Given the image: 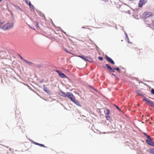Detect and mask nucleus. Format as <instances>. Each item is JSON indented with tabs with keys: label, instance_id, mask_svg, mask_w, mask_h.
Instances as JSON below:
<instances>
[{
	"label": "nucleus",
	"instance_id": "1",
	"mask_svg": "<svg viewBox=\"0 0 154 154\" xmlns=\"http://www.w3.org/2000/svg\"><path fill=\"white\" fill-rule=\"evenodd\" d=\"M67 97L77 105L80 106V103L76 100L75 97L72 93L68 92H67Z\"/></svg>",
	"mask_w": 154,
	"mask_h": 154
},
{
	"label": "nucleus",
	"instance_id": "2",
	"mask_svg": "<svg viewBox=\"0 0 154 154\" xmlns=\"http://www.w3.org/2000/svg\"><path fill=\"white\" fill-rule=\"evenodd\" d=\"M153 15L152 13L150 12H146L143 14V16L145 18L149 17L152 16Z\"/></svg>",
	"mask_w": 154,
	"mask_h": 154
},
{
	"label": "nucleus",
	"instance_id": "3",
	"mask_svg": "<svg viewBox=\"0 0 154 154\" xmlns=\"http://www.w3.org/2000/svg\"><path fill=\"white\" fill-rule=\"evenodd\" d=\"M105 58L109 63L113 65L115 64L114 61L110 57H109L107 56L106 55Z\"/></svg>",
	"mask_w": 154,
	"mask_h": 154
},
{
	"label": "nucleus",
	"instance_id": "4",
	"mask_svg": "<svg viewBox=\"0 0 154 154\" xmlns=\"http://www.w3.org/2000/svg\"><path fill=\"white\" fill-rule=\"evenodd\" d=\"M146 2V0H139L138 3L139 7L141 8Z\"/></svg>",
	"mask_w": 154,
	"mask_h": 154
},
{
	"label": "nucleus",
	"instance_id": "5",
	"mask_svg": "<svg viewBox=\"0 0 154 154\" xmlns=\"http://www.w3.org/2000/svg\"><path fill=\"white\" fill-rule=\"evenodd\" d=\"M56 72H57L61 78H64L66 77V76L65 74L62 73L60 71L56 70Z\"/></svg>",
	"mask_w": 154,
	"mask_h": 154
},
{
	"label": "nucleus",
	"instance_id": "6",
	"mask_svg": "<svg viewBox=\"0 0 154 154\" xmlns=\"http://www.w3.org/2000/svg\"><path fill=\"white\" fill-rule=\"evenodd\" d=\"M60 94L62 97H67V93H64V92L62 91H61L60 92Z\"/></svg>",
	"mask_w": 154,
	"mask_h": 154
},
{
	"label": "nucleus",
	"instance_id": "7",
	"mask_svg": "<svg viewBox=\"0 0 154 154\" xmlns=\"http://www.w3.org/2000/svg\"><path fill=\"white\" fill-rule=\"evenodd\" d=\"M152 140H146V143L149 145L151 146H154V143L151 141Z\"/></svg>",
	"mask_w": 154,
	"mask_h": 154
},
{
	"label": "nucleus",
	"instance_id": "8",
	"mask_svg": "<svg viewBox=\"0 0 154 154\" xmlns=\"http://www.w3.org/2000/svg\"><path fill=\"white\" fill-rule=\"evenodd\" d=\"M78 57L85 60H88V57L85 56L84 55L79 56Z\"/></svg>",
	"mask_w": 154,
	"mask_h": 154
},
{
	"label": "nucleus",
	"instance_id": "9",
	"mask_svg": "<svg viewBox=\"0 0 154 154\" xmlns=\"http://www.w3.org/2000/svg\"><path fill=\"white\" fill-rule=\"evenodd\" d=\"M143 101H145L147 103V104H148L149 105L150 103H151V102L152 101L150 100H148L146 99H143Z\"/></svg>",
	"mask_w": 154,
	"mask_h": 154
},
{
	"label": "nucleus",
	"instance_id": "10",
	"mask_svg": "<svg viewBox=\"0 0 154 154\" xmlns=\"http://www.w3.org/2000/svg\"><path fill=\"white\" fill-rule=\"evenodd\" d=\"M8 24H5L2 27V29H4V30H6L7 29H8V27H7V26H8Z\"/></svg>",
	"mask_w": 154,
	"mask_h": 154
},
{
	"label": "nucleus",
	"instance_id": "11",
	"mask_svg": "<svg viewBox=\"0 0 154 154\" xmlns=\"http://www.w3.org/2000/svg\"><path fill=\"white\" fill-rule=\"evenodd\" d=\"M6 24H8V26H7V27H8V29H10L13 27V25L12 24L8 23H7Z\"/></svg>",
	"mask_w": 154,
	"mask_h": 154
},
{
	"label": "nucleus",
	"instance_id": "12",
	"mask_svg": "<svg viewBox=\"0 0 154 154\" xmlns=\"http://www.w3.org/2000/svg\"><path fill=\"white\" fill-rule=\"evenodd\" d=\"M23 60L30 65H31L32 64V62L28 61L25 59H23Z\"/></svg>",
	"mask_w": 154,
	"mask_h": 154
},
{
	"label": "nucleus",
	"instance_id": "13",
	"mask_svg": "<svg viewBox=\"0 0 154 154\" xmlns=\"http://www.w3.org/2000/svg\"><path fill=\"white\" fill-rule=\"evenodd\" d=\"M29 4L30 5H29L30 8L31 10H34V7L33 5H32L31 4L29 3Z\"/></svg>",
	"mask_w": 154,
	"mask_h": 154
},
{
	"label": "nucleus",
	"instance_id": "14",
	"mask_svg": "<svg viewBox=\"0 0 154 154\" xmlns=\"http://www.w3.org/2000/svg\"><path fill=\"white\" fill-rule=\"evenodd\" d=\"M44 91L48 93H49L51 92L47 88H45L44 89Z\"/></svg>",
	"mask_w": 154,
	"mask_h": 154
},
{
	"label": "nucleus",
	"instance_id": "15",
	"mask_svg": "<svg viewBox=\"0 0 154 154\" xmlns=\"http://www.w3.org/2000/svg\"><path fill=\"white\" fill-rule=\"evenodd\" d=\"M35 144L37 145H39L41 147H46L44 145H43L42 144H39V143H35Z\"/></svg>",
	"mask_w": 154,
	"mask_h": 154
},
{
	"label": "nucleus",
	"instance_id": "16",
	"mask_svg": "<svg viewBox=\"0 0 154 154\" xmlns=\"http://www.w3.org/2000/svg\"><path fill=\"white\" fill-rule=\"evenodd\" d=\"M152 26L153 28L154 29V16L152 18Z\"/></svg>",
	"mask_w": 154,
	"mask_h": 154
},
{
	"label": "nucleus",
	"instance_id": "17",
	"mask_svg": "<svg viewBox=\"0 0 154 154\" xmlns=\"http://www.w3.org/2000/svg\"><path fill=\"white\" fill-rule=\"evenodd\" d=\"M149 152L151 153L154 154V149H150L149 150Z\"/></svg>",
	"mask_w": 154,
	"mask_h": 154
},
{
	"label": "nucleus",
	"instance_id": "18",
	"mask_svg": "<svg viewBox=\"0 0 154 154\" xmlns=\"http://www.w3.org/2000/svg\"><path fill=\"white\" fill-rule=\"evenodd\" d=\"M106 66H107L108 69L109 71L111 68L110 66L108 64H106Z\"/></svg>",
	"mask_w": 154,
	"mask_h": 154
},
{
	"label": "nucleus",
	"instance_id": "19",
	"mask_svg": "<svg viewBox=\"0 0 154 154\" xmlns=\"http://www.w3.org/2000/svg\"><path fill=\"white\" fill-rule=\"evenodd\" d=\"M109 110L108 109H107L106 110V112L105 113V114L106 115H109Z\"/></svg>",
	"mask_w": 154,
	"mask_h": 154
},
{
	"label": "nucleus",
	"instance_id": "20",
	"mask_svg": "<svg viewBox=\"0 0 154 154\" xmlns=\"http://www.w3.org/2000/svg\"><path fill=\"white\" fill-rule=\"evenodd\" d=\"M25 2L29 6L30 5L29 3L31 4L30 2L28 0H26Z\"/></svg>",
	"mask_w": 154,
	"mask_h": 154
},
{
	"label": "nucleus",
	"instance_id": "21",
	"mask_svg": "<svg viewBox=\"0 0 154 154\" xmlns=\"http://www.w3.org/2000/svg\"><path fill=\"white\" fill-rule=\"evenodd\" d=\"M64 50L66 52H67V53H69V54H72V53H71V52H69V51H68L67 49H66V48H64Z\"/></svg>",
	"mask_w": 154,
	"mask_h": 154
},
{
	"label": "nucleus",
	"instance_id": "22",
	"mask_svg": "<svg viewBox=\"0 0 154 154\" xmlns=\"http://www.w3.org/2000/svg\"><path fill=\"white\" fill-rule=\"evenodd\" d=\"M114 69L116 70L118 72H120V69L119 68H114Z\"/></svg>",
	"mask_w": 154,
	"mask_h": 154
},
{
	"label": "nucleus",
	"instance_id": "23",
	"mask_svg": "<svg viewBox=\"0 0 154 154\" xmlns=\"http://www.w3.org/2000/svg\"><path fill=\"white\" fill-rule=\"evenodd\" d=\"M149 105V106L154 107V103L152 101H151V103H150Z\"/></svg>",
	"mask_w": 154,
	"mask_h": 154
},
{
	"label": "nucleus",
	"instance_id": "24",
	"mask_svg": "<svg viewBox=\"0 0 154 154\" xmlns=\"http://www.w3.org/2000/svg\"><path fill=\"white\" fill-rule=\"evenodd\" d=\"M106 117L107 119L108 120H109L111 119L109 115H107Z\"/></svg>",
	"mask_w": 154,
	"mask_h": 154
},
{
	"label": "nucleus",
	"instance_id": "25",
	"mask_svg": "<svg viewBox=\"0 0 154 154\" xmlns=\"http://www.w3.org/2000/svg\"><path fill=\"white\" fill-rule=\"evenodd\" d=\"M147 138L149 139V140H152V138L150 137L149 136V135H147L146 137Z\"/></svg>",
	"mask_w": 154,
	"mask_h": 154
},
{
	"label": "nucleus",
	"instance_id": "26",
	"mask_svg": "<svg viewBox=\"0 0 154 154\" xmlns=\"http://www.w3.org/2000/svg\"><path fill=\"white\" fill-rule=\"evenodd\" d=\"M98 59L99 60H100V61H102V60H103V57H98Z\"/></svg>",
	"mask_w": 154,
	"mask_h": 154
},
{
	"label": "nucleus",
	"instance_id": "27",
	"mask_svg": "<svg viewBox=\"0 0 154 154\" xmlns=\"http://www.w3.org/2000/svg\"><path fill=\"white\" fill-rule=\"evenodd\" d=\"M88 86H89V87L90 88H91L93 89V90H94L95 91H97V90H96V89H95V88H93L92 86H91V85H89Z\"/></svg>",
	"mask_w": 154,
	"mask_h": 154
},
{
	"label": "nucleus",
	"instance_id": "28",
	"mask_svg": "<svg viewBox=\"0 0 154 154\" xmlns=\"http://www.w3.org/2000/svg\"><path fill=\"white\" fill-rule=\"evenodd\" d=\"M109 71L112 72H114V69H112V68L110 69Z\"/></svg>",
	"mask_w": 154,
	"mask_h": 154
},
{
	"label": "nucleus",
	"instance_id": "29",
	"mask_svg": "<svg viewBox=\"0 0 154 154\" xmlns=\"http://www.w3.org/2000/svg\"><path fill=\"white\" fill-rule=\"evenodd\" d=\"M151 93L154 95V89H152L151 90Z\"/></svg>",
	"mask_w": 154,
	"mask_h": 154
},
{
	"label": "nucleus",
	"instance_id": "30",
	"mask_svg": "<svg viewBox=\"0 0 154 154\" xmlns=\"http://www.w3.org/2000/svg\"><path fill=\"white\" fill-rule=\"evenodd\" d=\"M3 23L1 22L0 21V27L1 26V25H2Z\"/></svg>",
	"mask_w": 154,
	"mask_h": 154
},
{
	"label": "nucleus",
	"instance_id": "31",
	"mask_svg": "<svg viewBox=\"0 0 154 154\" xmlns=\"http://www.w3.org/2000/svg\"><path fill=\"white\" fill-rule=\"evenodd\" d=\"M18 9L20 10L21 11H22V10L20 8L18 7Z\"/></svg>",
	"mask_w": 154,
	"mask_h": 154
},
{
	"label": "nucleus",
	"instance_id": "32",
	"mask_svg": "<svg viewBox=\"0 0 154 154\" xmlns=\"http://www.w3.org/2000/svg\"><path fill=\"white\" fill-rule=\"evenodd\" d=\"M143 134L146 137L147 135H148L146 133H144Z\"/></svg>",
	"mask_w": 154,
	"mask_h": 154
},
{
	"label": "nucleus",
	"instance_id": "33",
	"mask_svg": "<svg viewBox=\"0 0 154 154\" xmlns=\"http://www.w3.org/2000/svg\"><path fill=\"white\" fill-rule=\"evenodd\" d=\"M31 28L32 29H33L34 30H35V28H34L33 26H32V27H31Z\"/></svg>",
	"mask_w": 154,
	"mask_h": 154
},
{
	"label": "nucleus",
	"instance_id": "34",
	"mask_svg": "<svg viewBox=\"0 0 154 154\" xmlns=\"http://www.w3.org/2000/svg\"><path fill=\"white\" fill-rule=\"evenodd\" d=\"M20 58L21 59H23H23H24L22 57H21Z\"/></svg>",
	"mask_w": 154,
	"mask_h": 154
},
{
	"label": "nucleus",
	"instance_id": "35",
	"mask_svg": "<svg viewBox=\"0 0 154 154\" xmlns=\"http://www.w3.org/2000/svg\"><path fill=\"white\" fill-rule=\"evenodd\" d=\"M3 1V0H0V3L1 2H2Z\"/></svg>",
	"mask_w": 154,
	"mask_h": 154
},
{
	"label": "nucleus",
	"instance_id": "36",
	"mask_svg": "<svg viewBox=\"0 0 154 154\" xmlns=\"http://www.w3.org/2000/svg\"><path fill=\"white\" fill-rule=\"evenodd\" d=\"M37 26H38V23H37Z\"/></svg>",
	"mask_w": 154,
	"mask_h": 154
},
{
	"label": "nucleus",
	"instance_id": "37",
	"mask_svg": "<svg viewBox=\"0 0 154 154\" xmlns=\"http://www.w3.org/2000/svg\"><path fill=\"white\" fill-rule=\"evenodd\" d=\"M117 108L118 109H119V108L118 107H117Z\"/></svg>",
	"mask_w": 154,
	"mask_h": 154
},
{
	"label": "nucleus",
	"instance_id": "38",
	"mask_svg": "<svg viewBox=\"0 0 154 154\" xmlns=\"http://www.w3.org/2000/svg\"><path fill=\"white\" fill-rule=\"evenodd\" d=\"M112 75H114V74H113V73H112Z\"/></svg>",
	"mask_w": 154,
	"mask_h": 154
}]
</instances>
